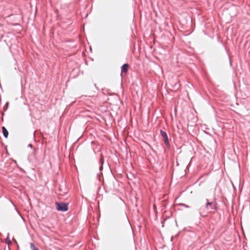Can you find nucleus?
<instances>
[{"mask_svg": "<svg viewBox=\"0 0 250 250\" xmlns=\"http://www.w3.org/2000/svg\"><path fill=\"white\" fill-rule=\"evenodd\" d=\"M56 209L58 211L65 212L68 209V204L63 202H56Z\"/></svg>", "mask_w": 250, "mask_h": 250, "instance_id": "obj_1", "label": "nucleus"}, {"mask_svg": "<svg viewBox=\"0 0 250 250\" xmlns=\"http://www.w3.org/2000/svg\"><path fill=\"white\" fill-rule=\"evenodd\" d=\"M160 133L161 136L164 138L165 143L167 146L168 148L170 147V144L169 143L167 133L163 130H160Z\"/></svg>", "mask_w": 250, "mask_h": 250, "instance_id": "obj_2", "label": "nucleus"}, {"mask_svg": "<svg viewBox=\"0 0 250 250\" xmlns=\"http://www.w3.org/2000/svg\"><path fill=\"white\" fill-rule=\"evenodd\" d=\"M100 158L99 159V163L100 164V166L99 167V170L102 171L103 169V165L104 163V156L101 152L100 153Z\"/></svg>", "mask_w": 250, "mask_h": 250, "instance_id": "obj_3", "label": "nucleus"}, {"mask_svg": "<svg viewBox=\"0 0 250 250\" xmlns=\"http://www.w3.org/2000/svg\"><path fill=\"white\" fill-rule=\"evenodd\" d=\"M205 209L206 208L203 207L198 209V211L200 216L205 217L207 216V212L205 211Z\"/></svg>", "mask_w": 250, "mask_h": 250, "instance_id": "obj_4", "label": "nucleus"}, {"mask_svg": "<svg viewBox=\"0 0 250 250\" xmlns=\"http://www.w3.org/2000/svg\"><path fill=\"white\" fill-rule=\"evenodd\" d=\"M206 200L207 201L206 206L205 208L207 209H211V208H212L213 207V203L211 202H209L208 200V199H206Z\"/></svg>", "mask_w": 250, "mask_h": 250, "instance_id": "obj_5", "label": "nucleus"}, {"mask_svg": "<svg viewBox=\"0 0 250 250\" xmlns=\"http://www.w3.org/2000/svg\"><path fill=\"white\" fill-rule=\"evenodd\" d=\"M2 131L3 136L7 138L8 136V131L4 126L2 127Z\"/></svg>", "mask_w": 250, "mask_h": 250, "instance_id": "obj_6", "label": "nucleus"}, {"mask_svg": "<svg viewBox=\"0 0 250 250\" xmlns=\"http://www.w3.org/2000/svg\"><path fill=\"white\" fill-rule=\"evenodd\" d=\"M124 74H125V63H124L122 66H121V74H120V75L122 77L121 78V81L122 82V77H123V75Z\"/></svg>", "mask_w": 250, "mask_h": 250, "instance_id": "obj_7", "label": "nucleus"}, {"mask_svg": "<svg viewBox=\"0 0 250 250\" xmlns=\"http://www.w3.org/2000/svg\"><path fill=\"white\" fill-rule=\"evenodd\" d=\"M126 220L127 221L128 224H127V226H126V227L127 228V229H128V230L132 231V229L131 228V226L130 225V222L129 221V220H128L127 217H126Z\"/></svg>", "mask_w": 250, "mask_h": 250, "instance_id": "obj_8", "label": "nucleus"}, {"mask_svg": "<svg viewBox=\"0 0 250 250\" xmlns=\"http://www.w3.org/2000/svg\"><path fill=\"white\" fill-rule=\"evenodd\" d=\"M30 249L31 250H39L33 243H30Z\"/></svg>", "mask_w": 250, "mask_h": 250, "instance_id": "obj_9", "label": "nucleus"}, {"mask_svg": "<svg viewBox=\"0 0 250 250\" xmlns=\"http://www.w3.org/2000/svg\"><path fill=\"white\" fill-rule=\"evenodd\" d=\"M123 1L124 0H115V2L118 6H120L122 3H123Z\"/></svg>", "mask_w": 250, "mask_h": 250, "instance_id": "obj_10", "label": "nucleus"}, {"mask_svg": "<svg viewBox=\"0 0 250 250\" xmlns=\"http://www.w3.org/2000/svg\"><path fill=\"white\" fill-rule=\"evenodd\" d=\"M8 106H9V102H7L3 106V110L4 111H6L8 108Z\"/></svg>", "mask_w": 250, "mask_h": 250, "instance_id": "obj_11", "label": "nucleus"}, {"mask_svg": "<svg viewBox=\"0 0 250 250\" xmlns=\"http://www.w3.org/2000/svg\"><path fill=\"white\" fill-rule=\"evenodd\" d=\"M217 209H218V208L217 207V203L213 204L212 208H211V210H217Z\"/></svg>", "mask_w": 250, "mask_h": 250, "instance_id": "obj_12", "label": "nucleus"}, {"mask_svg": "<svg viewBox=\"0 0 250 250\" xmlns=\"http://www.w3.org/2000/svg\"><path fill=\"white\" fill-rule=\"evenodd\" d=\"M6 243L8 245H9V244H11V240H10L9 238V236L8 235L7 236V237H6Z\"/></svg>", "mask_w": 250, "mask_h": 250, "instance_id": "obj_13", "label": "nucleus"}, {"mask_svg": "<svg viewBox=\"0 0 250 250\" xmlns=\"http://www.w3.org/2000/svg\"><path fill=\"white\" fill-rule=\"evenodd\" d=\"M180 206H184V207H185V208H189V206H188V205H186L185 204H183V203L182 204H180Z\"/></svg>", "mask_w": 250, "mask_h": 250, "instance_id": "obj_14", "label": "nucleus"}, {"mask_svg": "<svg viewBox=\"0 0 250 250\" xmlns=\"http://www.w3.org/2000/svg\"><path fill=\"white\" fill-rule=\"evenodd\" d=\"M129 65L126 63V73H127V71L128 69H129Z\"/></svg>", "mask_w": 250, "mask_h": 250, "instance_id": "obj_15", "label": "nucleus"}, {"mask_svg": "<svg viewBox=\"0 0 250 250\" xmlns=\"http://www.w3.org/2000/svg\"><path fill=\"white\" fill-rule=\"evenodd\" d=\"M28 146L30 147V148H32L33 147V145L31 144H29L28 145Z\"/></svg>", "mask_w": 250, "mask_h": 250, "instance_id": "obj_16", "label": "nucleus"}, {"mask_svg": "<svg viewBox=\"0 0 250 250\" xmlns=\"http://www.w3.org/2000/svg\"><path fill=\"white\" fill-rule=\"evenodd\" d=\"M118 200H119L120 201L122 202L123 203H125V202H124V201L122 199H121L120 198H118Z\"/></svg>", "mask_w": 250, "mask_h": 250, "instance_id": "obj_17", "label": "nucleus"}, {"mask_svg": "<svg viewBox=\"0 0 250 250\" xmlns=\"http://www.w3.org/2000/svg\"><path fill=\"white\" fill-rule=\"evenodd\" d=\"M13 162H14V163L17 165V161L16 160H14Z\"/></svg>", "mask_w": 250, "mask_h": 250, "instance_id": "obj_18", "label": "nucleus"}, {"mask_svg": "<svg viewBox=\"0 0 250 250\" xmlns=\"http://www.w3.org/2000/svg\"><path fill=\"white\" fill-rule=\"evenodd\" d=\"M173 240V237L172 236L171 238H170V241H172Z\"/></svg>", "mask_w": 250, "mask_h": 250, "instance_id": "obj_19", "label": "nucleus"}, {"mask_svg": "<svg viewBox=\"0 0 250 250\" xmlns=\"http://www.w3.org/2000/svg\"><path fill=\"white\" fill-rule=\"evenodd\" d=\"M123 140V141H124V142H125V138H124Z\"/></svg>", "mask_w": 250, "mask_h": 250, "instance_id": "obj_20", "label": "nucleus"}, {"mask_svg": "<svg viewBox=\"0 0 250 250\" xmlns=\"http://www.w3.org/2000/svg\"><path fill=\"white\" fill-rule=\"evenodd\" d=\"M125 176H126V178H128V176H127V175L126 174V175H125Z\"/></svg>", "mask_w": 250, "mask_h": 250, "instance_id": "obj_21", "label": "nucleus"}, {"mask_svg": "<svg viewBox=\"0 0 250 250\" xmlns=\"http://www.w3.org/2000/svg\"><path fill=\"white\" fill-rule=\"evenodd\" d=\"M162 224H162V227H164V223H163V222H162Z\"/></svg>", "mask_w": 250, "mask_h": 250, "instance_id": "obj_22", "label": "nucleus"}, {"mask_svg": "<svg viewBox=\"0 0 250 250\" xmlns=\"http://www.w3.org/2000/svg\"><path fill=\"white\" fill-rule=\"evenodd\" d=\"M177 165L178 166L179 165V164L178 162H177Z\"/></svg>", "mask_w": 250, "mask_h": 250, "instance_id": "obj_23", "label": "nucleus"}]
</instances>
